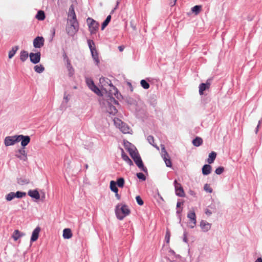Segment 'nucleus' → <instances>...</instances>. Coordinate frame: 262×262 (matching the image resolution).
Segmentation results:
<instances>
[{
    "instance_id": "obj_4",
    "label": "nucleus",
    "mask_w": 262,
    "mask_h": 262,
    "mask_svg": "<svg viewBox=\"0 0 262 262\" xmlns=\"http://www.w3.org/2000/svg\"><path fill=\"white\" fill-rule=\"evenodd\" d=\"M18 142V135L7 136L4 140V144L6 146L13 145Z\"/></svg>"
},
{
    "instance_id": "obj_20",
    "label": "nucleus",
    "mask_w": 262,
    "mask_h": 262,
    "mask_svg": "<svg viewBox=\"0 0 262 262\" xmlns=\"http://www.w3.org/2000/svg\"><path fill=\"white\" fill-rule=\"evenodd\" d=\"M29 55L27 51L25 50H22L20 51L19 54V58L22 62H25L27 60Z\"/></svg>"
},
{
    "instance_id": "obj_36",
    "label": "nucleus",
    "mask_w": 262,
    "mask_h": 262,
    "mask_svg": "<svg viewBox=\"0 0 262 262\" xmlns=\"http://www.w3.org/2000/svg\"><path fill=\"white\" fill-rule=\"evenodd\" d=\"M90 89H91L93 92H94L97 95H98L99 96L102 95L100 90L95 84H93L92 86H91V87L90 88Z\"/></svg>"
},
{
    "instance_id": "obj_5",
    "label": "nucleus",
    "mask_w": 262,
    "mask_h": 262,
    "mask_svg": "<svg viewBox=\"0 0 262 262\" xmlns=\"http://www.w3.org/2000/svg\"><path fill=\"white\" fill-rule=\"evenodd\" d=\"M161 150H162V157L163 158L166 166L168 167H171L172 166V163H171V160L169 158V155H168L167 152L166 151L164 145L162 146Z\"/></svg>"
},
{
    "instance_id": "obj_56",
    "label": "nucleus",
    "mask_w": 262,
    "mask_h": 262,
    "mask_svg": "<svg viewBox=\"0 0 262 262\" xmlns=\"http://www.w3.org/2000/svg\"><path fill=\"white\" fill-rule=\"evenodd\" d=\"M63 57L64 59L66 60L67 63H68V60H70V59L68 58V57L67 55V54L65 52H64V53L63 54Z\"/></svg>"
},
{
    "instance_id": "obj_43",
    "label": "nucleus",
    "mask_w": 262,
    "mask_h": 262,
    "mask_svg": "<svg viewBox=\"0 0 262 262\" xmlns=\"http://www.w3.org/2000/svg\"><path fill=\"white\" fill-rule=\"evenodd\" d=\"M116 184L119 187L122 188L124 185V179L121 177L117 180Z\"/></svg>"
},
{
    "instance_id": "obj_8",
    "label": "nucleus",
    "mask_w": 262,
    "mask_h": 262,
    "mask_svg": "<svg viewBox=\"0 0 262 262\" xmlns=\"http://www.w3.org/2000/svg\"><path fill=\"white\" fill-rule=\"evenodd\" d=\"M134 161L137 166L141 170L144 171L145 173H147V169L144 166L143 161L141 159L140 156L139 155L137 157L134 158Z\"/></svg>"
},
{
    "instance_id": "obj_18",
    "label": "nucleus",
    "mask_w": 262,
    "mask_h": 262,
    "mask_svg": "<svg viewBox=\"0 0 262 262\" xmlns=\"http://www.w3.org/2000/svg\"><path fill=\"white\" fill-rule=\"evenodd\" d=\"M28 194L32 198L35 199L36 200H39L40 199V194L36 189L29 190L28 192Z\"/></svg>"
},
{
    "instance_id": "obj_52",
    "label": "nucleus",
    "mask_w": 262,
    "mask_h": 262,
    "mask_svg": "<svg viewBox=\"0 0 262 262\" xmlns=\"http://www.w3.org/2000/svg\"><path fill=\"white\" fill-rule=\"evenodd\" d=\"M136 200L138 205H139L140 206H142L143 205L144 202L142 200V199H141V198L140 197V196H139V195L137 196L136 197Z\"/></svg>"
},
{
    "instance_id": "obj_35",
    "label": "nucleus",
    "mask_w": 262,
    "mask_h": 262,
    "mask_svg": "<svg viewBox=\"0 0 262 262\" xmlns=\"http://www.w3.org/2000/svg\"><path fill=\"white\" fill-rule=\"evenodd\" d=\"M87 42L91 52H93V51L96 50L95 43L93 40L88 39Z\"/></svg>"
},
{
    "instance_id": "obj_12",
    "label": "nucleus",
    "mask_w": 262,
    "mask_h": 262,
    "mask_svg": "<svg viewBox=\"0 0 262 262\" xmlns=\"http://www.w3.org/2000/svg\"><path fill=\"white\" fill-rule=\"evenodd\" d=\"M187 217L189 219L191 223H192V225H190V227L191 228H193L196 225V215L194 211H189L187 214Z\"/></svg>"
},
{
    "instance_id": "obj_14",
    "label": "nucleus",
    "mask_w": 262,
    "mask_h": 262,
    "mask_svg": "<svg viewBox=\"0 0 262 262\" xmlns=\"http://www.w3.org/2000/svg\"><path fill=\"white\" fill-rule=\"evenodd\" d=\"M40 231V228L39 226L36 227L33 231L30 239L31 242H34L38 239Z\"/></svg>"
},
{
    "instance_id": "obj_55",
    "label": "nucleus",
    "mask_w": 262,
    "mask_h": 262,
    "mask_svg": "<svg viewBox=\"0 0 262 262\" xmlns=\"http://www.w3.org/2000/svg\"><path fill=\"white\" fill-rule=\"evenodd\" d=\"M182 211V209H179L177 210V214L179 215V218H180V222H181V213Z\"/></svg>"
},
{
    "instance_id": "obj_59",
    "label": "nucleus",
    "mask_w": 262,
    "mask_h": 262,
    "mask_svg": "<svg viewBox=\"0 0 262 262\" xmlns=\"http://www.w3.org/2000/svg\"><path fill=\"white\" fill-rule=\"evenodd\" d=\"M124 49V47L123 46H120L118 47V49H119V51H120V52L123 51Z\"/></svg>"
},
{
    "instance_id": "obj_46",
    "label": "nucleus",
    "mask_w": 262,
    "mask_h": 262,
    "mask_svg": "<svg viewBox=\"0 0 262 262\" xmlns=\"http://www.w3.org/2000/svg\"><path fill=\"white\" fill-rule=\"evenodd\" d=\"M26 195V193L25 192H21L19 191H17L16 192H14L15 198H22L24 196Z\"/></svg>"
},
{
    "instance_id": "obj_42",
    "label": "nucleus",
    "mask_w": 262,
    "mask_h": 262,
    "mask_svg": "<svg viewBox=\"0 0 262 262\" xmlns=\"http://www.w3.org/2000/svg\"><path fill=\"white\" fill-rule=\"evenodd\" d=\"M141 86L144 89H148L149 88L150 85L149 83L145 79H142L140 81Z\"/></svg>"
},
{
    "instance_id": "obj_49",
    "label": "nucleus",
    "mask_w": 262,
    "mask_h": 262,
    "mask_svg": "<svg viewBox=\"0 0 262 262\" xmlns=\"http://www.w3.org/2000/svg\"><path fill=\"white\" fill-rule=\"evenodd\" d=\"M204 189L205 191L208 193L212 192V189L210 187V185L208 184H206L204 185Z\"/></svg>"
},
{
    "instance_id": "obj_16",
    "label": "nucleus",
    "mask_w": 262,
    "mask_h": 262,
    "mask_svg": "<svg viewBox=\"0 0 262 262\" xmlns=\"http://www.w3.org/2000/svg\"><path fill=\"white\" fill-rule=\"evenodd\" d=\"M117 121H118L119 122H120V124H119V128L121 132L124 134H127L129 133L130 128L126 125L123 122H121L120 120L117 119Z\"/></svg>"
},
{
    "instance_id": "obj_44",
    "label": "nucleus",
    "mask_w": 262,
    "mask_h": 262,
    "mask_svg": "<svg viewBox=\"0 0 262 262\" xmlns=\"http://www.w3.org/2000/svg\"><path fill=\"white\" fill-rule=\"evenodd\" d=\"M202 7L200 5H195L191 8V11L195 14H198L201 10Z\"/></svg>"
},
{
    "instance_id": "obj_40",
    "label": "nucleus",
    "mask_w": 262,
    "mask_h": 262,
    "mask_svg": "<svg viewBox=\"0 0 262 262\" xmlns=\"http://www.w3.org/2000/svg\"><path fill=\"white\" fill-rule=\"evenodd\" d=\"M34 69V71L38 73H41L45 71V68L41 64L35 66Z\"/></svg>"
},
{
    "instance_id": "obj_21",
    "label": "nucleus",
    "mask_w": 262,
    "mask_h": 262,
    "mask_svg": "<svg viewBox=\"0 0 262 262\" xmlns=\"http://www.w3.org/2000/svg\"><path fill=\"white\" fill-rule=\"evenodd\" d=\"M25 235V233L20 232L18 230H14L12 237L14 239L15 241H17L20 237Z\"/></svg>"
},
{
    "instance_id": "obj_63",
    "label": "nucleus",
    "mask_w": 262,
    "mask_h": 262,
    "mask_svg": "<svg viewBox=\"0 0 262 262\" xmlns=\"http://www.w3.org/2000/svg\"><path fill=\"white\" fill-rule=\"evenodd\" d=\"M115 196L117 198L118 200H120L121 198L120 195L118 194V192H117V193H115Z\"/></svg>"
},
{
    "instance_id": "obj_37",
    "label": "nucleus",
    "mask_w": 262,
    "mask_h": 262,
    "mask_svg": "<svg viewBox=\"0 0 262 262\" xmlns=\"http://www.w3.org/2000/svg\"><path fill=\"white\" fill-rule=\"evenodd\" d=\"M147 140L148 142V143L152 145L154 147L156 148L157 149H159V147L156 145L154 144V138L152 136L149 135L147 137Z\"/></svg>"
},
{
    "instance_id": "obj_24",
    "label": "nucleus",
    "mask_w": 262,
    "mask_h": 262,
    "mask_svg": "<svg viewBox=\"0 0 262 262\" xmlns=\"http://www.w3.org/2000/svg\"><path fill=\"white\" fill-rule=\"evenodd\" d=\"M70 26L78 32L79 30V24L76 18L70 20Z\"/></svg>"
},
{
    "instance_id": "obj_51",
    "label": "nucleus",
    "mask_w": 262,
    "mask_h": 262,
    "mask_svg": "<svg viewBox=\"0 0 262 262\" xmlns=\"http://www.w3.org/2000/svg\"><path fill=\"white\" fill-rule=\"evenodd\" d=\"M170 232L169 230H166L165 239L166 241V242L168 244L169 243L170 240Z\"/></svg>"
},
{
    "instance_id": "obj_64",
    "label": "nucleus",
    "mask_w": 262,
    "mask_h": 262,
    "mask_svg": "<svg viewBox=\"0 0 262 262\" xmlns=\"http://www.w3.org/2000/svg\"><path fill=\"white\" fill-rule=\"evenodd\" d=\"M255 262H262V258L261 257H258Z\"/></svg>"
},
{
    "instance_id": "obj_58",
    "label": "nucleus",
    "mask_w": 262,
    "mask_h": 262,
    "mask_svg": "<svg viewBox=\"0 0 262 262\" xmlns=\"http://www.w3.org/2000/svg\"><path fill=\"white\" fill-rule=\"evenodd\" d=\"M177 0H172V1H171L170 2V5L171 6H173L174 5H175L176 3V2H177Z\"/></svg>"
},
{
    "instance_id": "obj_34",
    "label": "nucleus",
    "mask_w": 262,
    "mask_h": 262,
    "mask_svg": "<svg viewBox=\"0 0 262 262\" xmlns=\"http://www.w3.org/2000/svg\"><path fill=\"white\" fill-rule=\"evenodd\" d=\"M111 15H108L106 19H105V20L102 23V25H101V30H103L104 29V28L108 25V24H109V23L110 22L111 20Z\"/></svg>"
},
{
    "instance_id": "obj_7",
    "label": "nucleus",
    "mask_w": 262,
    "mask_h": 262,
    "mask_svg": "<svg viewBox=\"0 0 262 262\" xmlns=\"http://www.w3.org/2000/svg\"><path fill=\"white\" fill-rule=\"evenodd\" d=\"M30 61L33 64H37L40 61L41 53L40 52L30 53L29 54Z\"/></svg>"
},
{
    "instance_id": "obj_57",
    "label": "nucleus",
    "mask_w": 262,
    "mask_h": 262,
    "mask_svg": "<svg viewBox=\"0 0 262 262\" xmlns=\"http://www.w3.org/2000/svg\"><path fill=\"white\" fill-rule=\"evenodd\" d=\"M205 213L207 215H210L211 214H212V212L209 210V209H206L205 210Z\"/></svg>"
},
{
    "instance_id": "obj_9",
    "label": "nucleus",
    "mask_w": 262,
    "mask_h": 262,
    "mask_svg": "<svg viewBox=\"0 0 262 262\" xmlns=\"http://www.w3.org/2000/svg\"><path fill=\"white\" fill-rule=\"evenodd\" d=\"M45 39L42 36H37L33 40V46L35 48H40L44 45Z\"/></svg>"
},
{
    "instance_id": "obj_11",
    "label": "nucleus",
    "mask_w": 262,
    "mask_h": 262,
    "mask_svg": "<svg viewBox=\"0 0 262 262\" xmlns=\"http://www.w3.org/2000/svg\"><path fill=\"white\" fill-rule=\"evenodd\" d=\"M19 142L21 141L22 147L25 148L30 142V137L29 136H24L23 135H18Z\"/></svg>"
},
{
    "instance_id": "obj_32",
    "label": "nucleus",
    "mask_w": 262,
    "mask_h": 262,
    "mask_svg": "<svg viewBox=\"0 0 262 262\" xmlns=\"http://www.w3.org/2000/svg\"><path fill=\"white\" fill-rule=\"evenodd\" d=\"M45 12L42 10L38 11L36 15V18L39 20H43L45 19Z\"/></svg>"
},
{
    "instance_id": "obj_17",
    "label": "nucleus",
    "mask_w": 262,
    "mask_h": 262,
    "mask_svg": "<svg viewBox=\"0 0 262 262\" xmlns=\"http://www.w3.org/2000/svg\"><path fill=\"white\" fill-rule=\"evenodd\" d=\"M121 158L122 159L125 161L129 165L132 166L133 165V162L131 160V159L128 157V156L125 153L124 150L122 148H121Z\"/></svg>"
},
{
    "instance_id": "obj_23",
    "label": "nucleus",
    "mask_w": 262,
    "mask_h": 262,
    "mask_svg": "<svg viewBox=\"0 0 262 262\" xmlns=\"http://www.w3.org/2000/svg\"><path fill=\"white\" fill-rule=\"evenodd\" d=\"M72 236L71 230L69 228H66L63 231V237L64 239H69Z\"/></svg>"
},
{
    "instance_id": "obj_53",
    "label": "nucleus",
    "mask_w": 262,
    "mask_h": 262,
    "mask_svg": "<svg viewBox=\"0 0 262 262\" xmlns=\"http://www.w3.org/2000/svg\"><path fill=\"white\" fill-rule=\"evenodd\" d=\"M86 82L87 85H88L89 88H90L91 86H92L93 84H94V82L93 80L91 78H86Z\"/></svg>"
},
{
    "instance_id": "obj_48",
    "label": "nucleus",
    "mask_w": 262,
    "mask_h": 262,
    "mask_svg": "<svg viewBox=\"0 0 262 262\" xmlns=\"http://www.w3.org/2000/svg\"><path fill=\"white\" fill-rule=\"evenodd\" d=\"M224 171V168L222 166H220L219 167H217L215 170V172L216 174H222Z\"/></svg>"
},
{
    "instance_id": "obj_50",
    "label": "nucleus",
    "mask_w": 262,
    "mask_h": 262,
    "mask_svg": "<svg viewBox=\"0 0 262 262\" xmlns=\"http://www.w3.org/2000/svg\"><path fill=\"white\" fill-rule=\"evenodd\" d=\"M137 177L142 181H145L146 180V177L145 175L142 172H138L136 174Z\"/></svg>"
},
{
    "instance_id": "obj_3",
    "label": "nucleus",
    "mask_w": 262,
    "mask_h": 262,
    "mask_svg": "<svg viewBox=\"0 0 262 262\" xmlns=\"http://www.w3.org/2000/svg\"><path fill=\"white\" fill-rule=\"evenodd\" d=\"M86 21L91 34H96L98 30L99 26V23L91 17H88L86 19Z\"/></svg>"
},
{
    "instance_id": "obj_45",
    "label": "nucleus",
    "mask_w": 262,
    "mask_h": 262,
    "mask_svg": "<svg viewBox=\"0 0 262 262\" xmlns=\"http://www.w3.org/2000/svg\"><path fill=\"white\" fill-rule=\"evenodd\" d=\"M117 112L118 111L115 107V106H113L112 104L109 105L108 112L110 114L114 115L117 113Z\"/></svg>"
},
{
    "instance_id": "obj_28",
    "label": "nucleus",
    "mask_w": 262,
    "mask_h": 262,
    "mask_svg": "<svg viewBox=\"0 0 262 262\" xmlns=\"http://www.w3.org/2000/svg\"><path fill=\"white\" fill-rule=\"evenodd\" d=\"M124 148L129 152L131 150L134 148H135V147L130 142L127 141H124L123 143Z\"/></svg>"
},
{
    "instance_id": "obj_39",
    "label": "nucleus",
    "mask_w": 262,
    "mask_h": 262,
    "mask_svg": "<svg viewBox=\"0 0 262 262\" xmlns=\"http://www.w3.org/2000/svg\"><path fill=\"white\" fill-rule=\"evenodd\" d=\"M69 16H72V18H76V15L75 12L74 6L73 5H71L69 8Z\"/></svg>"
},
{
    "instance_id": "obj_33",
    "label": "nucleus",
    "mask_w": 262,
    "mask_h": 262,
    "mask_svg": "<svg viewBox=\"0 0 262 262\" xmlns=\"http://www.w3.org/2000/svg\"><path fill=\"white\" fill-rule=\"evenodd\" d=\"M110 187L111 191L115 192V193H117V192H118V189L117 187L116 183L115 181H111Z\"/></svg>"
},
{
    "instance_id": "obj_47",
    "label": "nucleus",
    "mask_w": 262,
    "mask_h": 262,
    "mask_svg": "<svg viewBox=\"0 0 262 262\" xmlns=\"http://www.w3.org/2000/svg\"><path fill=\"white\" fill-rule=\"evenodd\" d=\"M5 198L7 201H12L13 199L15 198L14 192H10L9 193H8V194H7L6 195Z\"/></svg>"
},
{
    "instance_id": "obj_38",
    "label": "nucleus",
    "mask_w": 262,
    "mask_h": 262,
    "mask_svg": "<svg viewBox=\"0 0 262 262\" xmlns=\"http://www.w3.org/2000/svg\"><path fill=\"white\" fill-rule=\"evenodd\" d=\"M128 152H129L130 157L133 158V160L134 159V158H135L136 157H137L138 156H139L140 155L136 148L133 149L132 150L129 151Z\"/></svg>"
},
{
    "instance_id": "obj_30",
    "label": "nucleus",
    "mask_w": 262,
    "mask_h": 262,
    "mask_svg": "<svg viewBox=\"0 0 262 262\" xmlns=\"http://www.w3.org/2000/svg\"><path fill=\"white\" fill-rule=\"evenodd\" d=\"M17 183L20 185L28 184L30 183L29 179L26 178H20L17 179Z\"/></svg>"
},
{
    "instance_id": "obj_15",
    "label": "nucleus",
    "mask_w": 262,
    "mask_h": 262,
    "mask_svg": "<svg viewBox=\"0 0 262 262\" xmlns=\"http://www.w3.org/2000/svg\"><path fill=\"white\" fill-rule=\"evenodd\" d=\"M210 83L208 82V80L207 82L204 83H202L199 85V94L202 95L203 94V92L204 91L208 89L210 87Z\"/></svg>"
},
{
    "instance_id": "obj_10",
    "label": "nucleus",
    "mask_w": 262,
    "mask_h": 262,
    "mask_svg": "<svg viewBox=\"0 0 262 262\" xmlns=\"http://www.w3.org/2000/svg\"><path fill=\"white\" fill-rule=\"evenodd\" d=\"M15 156L20 160L26 161L27 160V155L25 148L21 147L16 151Z\"/></svg>"
},
{
    "instance_id": "obj_29",
    "label": "nucleus",
    "mask_w": 262,
    "mask_h": 262,
    "mask_svg": "<svg viewBox=\"0 0 262 262\" xmlns=\"http://www.w3.org/2000/svg\"><path fill=\"white\" fill-rule=\"evenodd\" d=\"M203 143V140L201 138L197 137L192 140V144L194 146L198 147Z\"/></svg>"
},
{
    "instance_id": "obj_22",
    "label": "nucleus",
    "mask_w": 262,
    "mask_h": 262,
    "mask_svg": "<svg viewBox=\"0 0 262 262\" xmlns=\"http://www.w3.org/2000/svg\"><path fill=\"white\" fill-rule=\"evenodd\" d=\"M67 68L68 70V75L70 77H72L74 75L75 73V70L71 64V62L70 60H68V63H67Z\"/></svg>"
},
{
    "instance_id": "obj_41",
    "label": "nucleus",
    "mask_w": 262,
    "mask_h": 262,
    "mask_svg": "<svg viewBox=\"0 0 262 262\" xmlns=\"http://www.w3.org/2000/svg\"><path fill=\"white\" fill-rule=\"evenodd\" d=\"M70 95L67 94L66 92L64 94V97H63V101L62 102L61 106L63 105L64 106H66V104L68 103V102L69 101L70 99Z\"/></svg>"
},
{
    "instance_id": "obj_25",
    "label": "nucleus",
    "mask_w": 262,
    "mask_h": 262,
    "mask_svg": "<svg viewBox=\"0 0 262 262\" xmlns=\"http://www.w3.org/2000/svg\"><path fill=\"white\" fill-rule=\"evenodd\" d=\"M66 30L67 34L71 36H74L77 32L76 30H75L74 28H72L71 26H67Z\"/></svg>"
},
{
    "instance_id": "obj_13",
    "label": "nucleus",
    "mask_w": 262,
    "mask_h": 262,
    "mask_svg": "<svg viewBox=\"0 0 262 262\" xmlns=\"http://www.w3.org/2000/svg\"><path fill=\"white\" fill-rule=\"evenodd\" d=\"M211 224L205 221L202 220L200 222V227L202 231L204 232H207L211 228Z\"/></svg>"
},
{
    "instance_id": "obj_26",
    "label": "nucleus",
    "mask_w": 262,
    "mask_h": 262,
    "mask_svg": "<svg viewBox=\"0 0 262 262\" xmlns=\"http://www.w3.org/2000/svg\"><path fill=\"white\" fill-rule=\"evenodd\" d=\"M91 53L93 60L96 62V65L98 66L100 62V60L99 59L98 54L97 50H96L95 51H93V52Z\"/></svg>"
},
{
    "instance_id": "obj_62",
    "label": "nucleus",
    "mask_w": 262,
    "mask_h": 262,
    "mask_svg": "<svg viewBox=\"0 0 262 262\" xmlns=\"http://www.w3.org/2000/svg\"><path fill=\"white\" fill-rule=\"evenodd\" d=\"M169 252L173 255H176V252L172 249H170Z\"/></svg>"
},
{
    "instance_id": "obj_31",
    "label": "nucleus",
    "mask_w": 262,
    "mask_h": 262,
    "mask_svg": "<svg viewBox=\"0 0 262 262\" xmlns=\"http://www.w3.org/2000/svg\"><path fill=\"white\" fill-rule=\"evenodd\" d=\"M18 49H19V47L17 46L13 47L11 50H10L9 52V54H8L9 58H10V59L12 58L14 56V55L15 54V53H16V52L17 51Z\"/></svg>"
},
{
    "instance_id": "obj_60",
    "label": "nucleus",
    "mask_w": 262,
    "mask_h": 262,
    "mask_svg": "<svg viewBox=\"0 0 262 262\" xmlns=\"http://www.w3.org/2000/svg\"><path fill=\"white\" fill-rule=\"evenodd\" d=\"M183 204V202H178L177 203V208H179Z\"/></svg>"
},
{
    "instance_id": "obj_6",
    "label": "nucleus",
    "mask_w": 262,
    "mask_h": 262,
    "mask_svg": "<svg viewBox=\"0 0 262 262\" xmlns=\"http://www.w3.org/2000/svg\"><path fill=\"white\" fill-rule=\"evenodd\" d=\"M173 184L175 188L176 194L180 197H184L185 196V192L181 184L178 183L177 181L175 180L174 181Z\"/></svg>"
},
{
    "instance_id": "obj_61",
    "label": "nucleus",
    "mask_w": 262,
    "mask_h": 262,
    "mask_svg": "<svg viewBox=\"0 0 262 262\" xmlns=\"http://www.w3.org/2000/svg\"><path fill=\"white\" fill-rule=\"evenodd\" d=\"M130 26H131L132 28L134 30H136V26L135 25H133L132 21H130Z\"/></svg>"
},
{
    "instance_id": "obj_19",
    "label": "nucleus",
    "mask_w": 262,
    "mask_h": 262,
    "mask_svg": "<svg viewBox=\"0 0 262 262\" xmlns=\"http://www.w3.org/2000/svg\"><path fill=\"white\" fill-rule=\"evenodd\" d=\"M212 167L209 164H205L202 168V173L204 176H207L210 174L211 172Z\"/></svg>"
},
{
    "instance_id": "obj_1",
    "label": "nucleus",
    "mask_w": 262,
    "mask_h": 262,
    "mask_svg": "<svg viewBox=\"0 0 262 262\" xmlns=\"http://www.w3.org/2000/svg\"><path fill=\"white\" fill-rule=\"evenodd\" d=\"M107 81L106 83L111 86V89L110 90L109 95L110 99H108V103H113L115 104L119 105V103L117 100H116L113 97V95H114L117 99H119L120 97H121V95L119 93L118 89L113 85L111 82V81L108 78H106ZM105 80V78L104 77H102L100 78V82H103Z\"/></svg>"
},
{
    "instance_id": "obj_54",
    "label": "nucleus",
    "mask_w": 262,
    "mask_h": 262,
    "mask_svg": "<svg viewBox=\"0 0 262 262\" xmlns=\"http://www.w3.org/2000/svg\"><path fill=\"white\" fill-rule=\"evenodd\" d=\"M187 232L186 231H185L183 233V240L186 243H188V239H187Z\"/></svg>"
},
{
    "instance_id": "obj_27",
    "label": "nucleus",
    "mask_w": 262,
    "mask_h": 262,
    "mask_svg": "<svg viewBox=\"0 0 262 262\" xmlns=\"http://www.w3.org/2000/svg\"><path fill=\"white\" fill-rule=\"evenodd\" d=\"M208 158L207 159V162L209 164L212 163L214 160L216 158V154L214 151H212L211 153L209 154Z\"/></svg>"
},
{
    "instance_id": "obj_2",
    "label": "nucleus",
    "mask_w": 262,
    "mask_h": 262,
    "mask_svg": "<svg viewBox=\"0 0 262 262\" xmlns=\"http://www.w3.org/2000/svg\"><path fill=\"white\" fill-rule=\"evenodd\" d=\"M115 214L119 220H123V219L130 213V210L127 205L125 204H117L115 207Z\"/></svg>"
}]
</instances>
